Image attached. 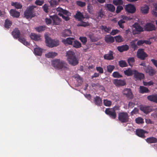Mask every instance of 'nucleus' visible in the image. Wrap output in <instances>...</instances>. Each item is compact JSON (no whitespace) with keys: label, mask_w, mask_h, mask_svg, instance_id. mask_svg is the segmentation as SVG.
Here are the masks:
<instances>
[{"label":"nucleus","mask_w":157,"mask_h":157,"mask_svg":"<svg viewBox=\"0 0 157 157\" xmlns=\"http://www.w3.org/2000/svg\"><path fill=\"white\" fill-rule=\"evenodd\" d=\"M66 56L67 60L70 64L75 66L78 63V61L75 53L71 51H67L66 53Z\"/></svg>","instance_id":"nucleus-1"},{"label":"nucleus","mask_w":157,"mask_h":157,"mask_svg":"<svg viewBox=\"0 0 157 157\" xmlns=\"http://www.w3.org/2000/svg\"><path fill=\"white\" fill-rule=\"evenodd\" d=\"M52 64L54 67L59 69L65 70L67 68L66 66V64L59 59H56L53 60L52 62Z\"/></svg>","instance_id":"nucleus-2"},{"label":"nucleus","mask_w":157,"mask_h":157,"mask_svg":"<svg viewBox=\"0 0 157 157\" xmlns=\"http://www.w3.org/2000/svg\"><path fill=\"white\" fill-rule=\"evenodd\" d=\"M56 10L59 12L58 14L61 16L66 21H68L70 19L69 16L71 15V13L68 11L59 7Z\"/></svg>","instance_id":"nucleus-3"},{"label":"nucleus","mask_w":157,"mask_h":157,"mask_svg":"<svg viewBox=\"0 0 157 157\" xmlns=\"http://www.w3.org/2000/svg\"><path fill=\"white\" fill-rule=\"evenodd\" d=\"M118 119L119 121L122 123H126L128 122L129 116L126 112H121L118 114Z\"/></svg>","instance_id":"nucleus-4"},{"label":"nucleus","mask_w":157,"mask_h":157,"mask_svg":"<svg viewBox=\"0 0 157 157\" xmlns=\"http://www.w3.org/2000/svg\"><path fill=\"white\" fill-rule=\"evenodd\" d=\"M45 36L47 45L49 47L52 48L59 45V43L58 41L52 40L47 35H45Z\"/></svg>","instance_id":"nucleus-5"},{"label":"nucleus","mask_w":157,"mask_h":157,"mask_svg":"<svg viewBox=\"0 0 157 157\" xmlns=\"http://www.w3.org/2000/svg\"><path fill=\"white\" fill-rule=\"evenodd\" d=\"M45 36L47 45L49 47L52 48L59 45V43L58 41L52 40L47 35H45Z\"/></svg>","instance_id":"nucleus-6"},{"label":"nucleus","mask_w":157,"mask_h":157,"mask_svg":"<svg viewBox=\"0 0 157 157\" xmlns=\"http://www.w3.org/2000/svg\"><path fill=\"white\" fill-rule=\"evenodd\" d=\"M137 57L142 60H144L148 56V55L144 52V49L142 48L139 49L137 52Z\"/></svg>","instance_id":"nucleus-7"},{"label":"nucleus","mask_w":157,"mask_h":157,"mask_svg":"<svg viewBox=\"0 0 157 157\" xmlns=\"http://www.w3.org/2000/svg\"><path fill=\"white\" fill-rule=\"evenodd\" d=\"M144 31L143 28L137 23L132 25V31L134 35L138 34Z\"/></svg>","instance_id":"nucleus-8"},{"label":"nucleus","mask_w":157,"mask_h":157,"mask_svg":"<svg viewBox=\"0 0 157 157\" xmlns=\"http://www.w3.org/2000/svg\"><path fill=\"white\" fill-rule=\"evenodd\" d=\"M35 7V6H32L29 7L27 9L26 11L24 13L25 17L27 19L30 17H33V9Z\"/></svg>","instance_id":"nucleus-9"},{"label":"nucleus","mask_w":157,"mask_h":157,"mask_svg":"<svg viewBox=\"0 0 157 157\" xmlns=\"http://www.w3.org/2000/svg\"><path fill=\"white\" fill-rule=\"evenodd\" d=\"M105 113L113 119H115L116 117V113L115 112L114 108L113 109H107L105 110Z\"/></svg>","instance_id":"nucleus-10"},{"label":"nucleus","mask_w":157,"mask_h":157,"mask_svg":"<svg viewBox=\"0 0 157 157\" xmlns=\"http://www.w3.org/2000/svg\"><path fill=\"white\" fill-rule=\"evenodd\" d=\"M125 9L128 13H134L136 10V8L134 6L130 4L126 6Z\"/></svg>","instance_id":"nucleus-11"},{"label":"nucleus","mask_w":157,"mask_h":157,"mask_svg":"<svg viewBox=\"0 0 157 157\" xmlns=\"http://www.w3.org/2000/svg\"><path fill=\"white\" fill-rule=\"evenodd\" d=\"M144 29L147 31H152L155 30V26L151 23H147L144 26Z\"/></svg>","instance_id":"nucleus-12"},{"label":"nucleus","mask_w":157,"mask_h":157,"mask_svg":"<svg viewBox=\"0 0 157 157\" xmlns=\"http://www.w3.org/2000/svg\"><path fill=\"white\" fill-rule=\"evenodd\" d=\"M113 83L117 86H122L125 85L126 83L124 80L115 79L113 81Z\"/></svg>","instance_id":"nucleus-13"},{"label":"nucleus","mask_w":157,"mask_h":157,"mask_svg":"<svg viewBox=\"0 0 157 157\" xmlns=\"http://www.w3.org/2000/svg\"><path fill=\"white\" fill-rule=\"evenodd\" d=\"M124 95H125L128 98H132V94L131 90L129 89H125L123 91Z\"/></svg>","instance_id":"nucleus-14"},{"label":"nucleus","mask_w":157,"mask_h":157,"mask_svg":"<svg viewBox=\"0 0 157 157\" xmlns=\"http://www.w3.org/2000/svg\"><path fill=\"white\" fill-rule=\"evenodd\" d=\"M134 77L136 78V80H140L143 79L144 77V74L139 73L136 70H134Z\"/></svg>","instance_id":"nucleus-15"},{"label":"nucleus","mask_w":157,"mask_h":157,"mask_svg":"<svg viewBox=\"0 0 157 157\" xmlns=\"http://www.w3.org/2000/svg\"><path fill=\"white\" fill-rule=\"evenodd\" d=\"M149 10L148 6L146 5H144L140 8L141 13L143 14H147L148 13Z\"/></svg>","instance_id":"nucleus-16"},{"label":"nucleus","mask_w":157,"mask_h":157,"mask_svg":"<svg viewBox=\"0 0 157 157\" xmlns=\"http://www.w3.org/2000/svg\"><path fill=\"white\" fill-rule=\"evenodd\" d=\"M75 39L74 38L69 37L66 39H63L62 40V42L65 45H72V43L74 42Z\"/></svg>","instance_id":"nucleus-17"},{"label":"nucleus","mask_w":157,"mask_h":157,"mask_svg":"<svg viewBox=\"0 0 157 157\" xmlns=\"http://www.w3.org/2000/svg\"><path fill=\"white\" fill-rule=\"evenodd\" d=\"M10 13L11 16L16 18L18 17L20 15V12L17 11L15 9H11L10 10Z\"/></svg>","instance_id":"nucleus-18"},{"label":"nucleus","mask_w":157,"mask_h":157,"mask_svg":"<svg viewBox=\"0 0 157 157\" xmlns=\"http://www.w3.org/2000/svg\"><path fill=\"white\" fill-rule=\"evenodd\" d=\"M140 110L145 113H147L152 110L150 106H141L140 107Z\"/></svg>","instance_id":"nucleus-19"},{"label":"nucleus","mask_w":157,"mask_h":157,"mask_svg":"<svg viewBox=\"0 0 157 157\" xmlns=\"http://www.w3.org/2000/svg\"><path fill=\"white\" fill-rule=\"evenodd\" d=\"M50 17L52 20L53 24L54 25H58L61 21L60 18L57 16H51Z\"/></svg>","instance_id":"nucleus-20"},{"label":"nucleus","mask_w":157,"mask_h":157,"mask_svg":"<svg viewBox=\"0 0 157 157\" xmlns=\"http://www.w3.org/2000/svg\"><path fill=\"white\" fill-rule=\"evenodd\" d=\"M147 98L150 101L157 103V94L149 95L147 97Z\"/></svg>","instance_id":"nucleus-21"},{"label":"nucleus","mask_w":157,"mask_h":157,"mask_svg":"<svg viewBox=\"0 0 157 157\" xmlns=\"http://www.w3.org/2000/svg\"><path fill=\"white\" fill-rule=\"evenodd\" d=\"M145 71L147 73H148L151 76L153 75L155 73L154 70L151 67H148L145 69Z\"/></svg>","instance_id":"nucleus-22"},{"label":"nucleus","mask_w":157,"mask_h":157,"mask_svg":"<svg viewBox=\"0 0 157 157\" xmlns=\"http://www.w3.org/2000/svg\"><path fill=\"white\" fill-rule=\"evenodd\" d=\"M104 57L105 59H113L114 58L113 56V52L111 51H110L108 54H107L104 55Z\"/></svg>","instance_id":"nucleus-23"},{"label":"nucleus","mask_w":157,"mask_h":157,"mask_svg":"<svg viewBox=\"0 0 157 157\" xmlns=\"http://www.w3.org/2000/svg\"><path fill=\"white\" fill-rule=\"evenodd\" d=\"M31 39L35 41H37L40 40V36L35 33H32L30 35Z\"/></svg>","instance_id":"nucleus-24"},{"label":"nucleus","mask_w":157,"mask_h":157,"mask_svg":"<svg viewBox=\"0 0 157 157\" xmlns=\"http://www.w3.org/2000/svg\"><path fill=\"white\" fill-rule=\"evenodd\" d=\"M128 46L127 45L118 46L117 49L119 52H122L124 51H127L128 49Z\"/></svg>","instance_id":"nucleus-25"},{"label":"nucleus","mask_w":157,"mask_h":157,"mask_svg":"<svg viewBox=\"0 0 157 157\" xmlns=\"http://www.w3.org/2000/svg\"><path fill=\"white\" fill-rule=\"evenodd\" d=\"M105 13L102 9L100 10L97 13V18L101 19L105 16Z\"/></svg>","instance_id":"nucleus-26"},{"label":"nucleus","mask_w":157,"mask_h":157,"mask_svg":"<svg viewBox=\"0 0 157 157\" xmlns=\"http://www.w3.org/2000/svg\"><path fill=\"white\" fill-rule=\"evenodd\" d=\"M105 6L110 11L112 12H114L115 8L113 5L110 4H106Z\"/></svg>","instance_id":"nucleus-27"},{"label":"nucleus","mask_w":157,"mask_h":157,"mask_svg":"<svg viewBox=\"0 0 157 157\" xmlns=\"http://www.w3.org/2000/svg\"><path fill=\"white\" fill-rule=\"evenodd\" d=\"M12 34L14 38H17L19 37L20 33L18 29H15L12 32Z\"/></svg>","instance_id":"nucleus-28"},{"label":"nucleus","mask_w":157,"mask_h":157,"mask_svg":"<svg viewBox=\"0 0 157 157\" xmlns=\"http://www.w3.org/2000/svg\"><path fill=\"white\" fill-rule=\"evenodd\" d=\"M57 55V53L55 52H50L45 54V56L48 58H53Z\"/></svg>","instance_id":"nucleus-29"},{"label":"nucleus","mask_w":157,"mask_h":157,"mask_svg":"<svg viewBox=\"0 0 157 157\" xmlns=\"http://www.w3.org/2000/svg\"><path fill=\"white\" fill-rule=\"evenodd\" d=\"M72 32L70 29L65 30L63 33V35L64 37L70 36L71 35Z\"/></svg>","instance_id":"nucleus-30"},{"label":"nucleus","mask_w":157,"mask_h":157,"mask_svg":"<svg viewBox=\"0 0 157 157\" xmlns=\"http://www.w3.org/2000/svg\"><path fill=\"white\" fill-rule=\"evenodd\" d=\"M105 41L107 42L112 43L114 42V38L110 35H107L105 37Z\"/></svg>","instance_id":"nucleus-31"},{"label":"nucleus","mask_w":157,"mask_h":157,"mask_svg":"<svg viewBox=\"0 0 157 157\" xmlns=\"http://www.w3.org/2000/svg\"><path fill=\"white\" fill-rule=\"evenodd\" d=\"M75 17L79 21H81L82 19L84 18L83 15L80 12H77L75 15Z\"/></svg>","instance_id":"nucleus-32"},{"label":"nucleus","mask_w":157,"mask_h":157,"mask_svg":"<svg viewBox=\"0 0 157 157\" xmlns=\"http://www.w3.org/2000/svg\"><path fill=\"white\" fill-rule=\"evenodd\" d=\"M136 134L139 136L144 138L145 136L144 135V131L142 129H138L136 131Z\"/></svg>","instance_id":"nucleus-33"},{"label":"nucleus","mask_w":157,"mask_h":157,"mask_svg":"<svg viewBox=\"0 0 157 157\" xmlns=\"http://www.w3.org/2000/svg\"><path fill=\"white\" fill-rule=\"evenodd\" d=\"M134 70H132L130 69H128L124 71V73L125 75L128 76H130L132 75L133 74H134Z\"/></svg>","instance_id":"nucleus-34"},{"label":"nucleus","mask_w":157,"mask_h":157,"mask_svg":"<svg viewBox=\"0 0 157 157\" xmlns=\"http://www.w3.org/2000/svg\"><path fill=\"white\" fill-rule=\"evenodd\" d=\"M146 141L149 143H155L157 142V139L154 137H151L147 138Z\"/></svg>","instance_id":"nucleus-35"},{"label":"nucleus","mask_w":157,"mask_h":157,"mask_svg":"<svg viewBox=\"0 0 157 157\" xmlns=\"http://www.w3.org/2000/svg\"><path fill=\"white\" fill-rule=\"evenodd\" d=\"M88 36L90 39L91 41L92 42L97 41L98 40V39L97 37H94L93 34L92 33H89Z\"/></svg>","instance_id":"nucleus-36"},{"label":"nucleus","mask_w":157,"mask_h":157,"mask_svg":"<svg viewBox=\"0 0 157 157\" xmlns=\"http://www.w3.org/2000/svg\"><path fill=\"white\" fill-rule=\"evenodd\" d=\"M149 92L148 89L144 86H140V92L141 93H147Z\"/></svg>","instance_id":"nucleus-37"},{"label":"nucleus","mask_w":157,"mask_h":157,"mask_svg":"<svg viewBox=\"0 0 157 157\" xmlns=\"http://www.w3.org/2000/svg\"><path fill=\"white\" fill-rule=\"evenodd\" d=\"M95 104L99 105L102 104L101 99L98 97H96L94 98Z\"/></svg>","instance_id":"nucleus-38"},{"label":"nucleus","mask_w":157,"mask_h":157,"mask_svg":"<svg viewBox=\"0 0 157 157\" xmlns=\"http://www.w3.org/2000/svg\"><path fill=\"white\" fill-rule=\"evenodd\" d=\"M72 45L74 47L76 48H79L81 47V44L77 40H74Z\"/></svg>","instance_id":"nucleus-39"},{"label":"nucleus","mask_w":157,"mask_h":157,"mask_svg":"<svg viewBox=\"0 0 157 157\" xmlns=\"http://www.w3.org/2000/svg\"><path fill=\"white\" fill-rule=\"evenodd\" d=\"M11 5L12 6H15V7L17 9H21L22 7V5L19 3L17 2H12L11 4Z\"/></svg>","instance_id":"nucleus-40"},{"label":"nucleus","mask_w":157,"mask_h":157,"mask_svg":"<svg viewBox=\"0 0 157 157\" xmlns=\"http://www.w3.org/2000/svg\"><path fill=\"white\" fill-rule=\"evenodd\" d=\"M34 52L36 55L41 56L42 54V50L39 48H36L34 49Z\"/></svg>","instance_id":"nucleus-41"},{"label":"nucleus","mask_w":157,"mask_h":157,"mask_svg":"<svg viewBox=\"0 0 157 157\" xmlns=\"http://www.w3.org/2000/svg\"><path fill=\"white\" fill-rule=\"evenodd\" d=\"M18 38L19 41L25 45H29V43L26 41L25 40L24 37H19Z\"/></svg>","instance_id":"nucleus-42"},{"label":"nucleus","mask_w":157,"mask_h":157,"mask_svg":"<svg viewBox=\"0 0 157 157\" xmlns=\"http://www.w3.org/2000/svg\"><path fill=\"white\" fill-rule=\"evenodd\" d=\"M87 10L89 13L91 14L94 13L93 7L90 4H89L87 6Z\"/></svg>","instance_id":"nucleus-43"},{"label":"nucleus","mask_w":157,"mask_h":157,"mask_svg":"<svg viewBox=\"0 0 157 157\" xmlns=\"http://www.w3.org/2000/svg\"><path fill=\"white\" fill-rule=\"evenodd\" d=\"M12 25L11 22L8 20H6L5 23V27L6 28H9Z\"/></svg>","instance_id":"nucleus-44"},{"label":"nucleus","mask_w":157,"mask_h":157,"mask_svg":"<svg viewBox=\"0 0 157 157\" xmlns=\"http://www.w3.org/2000/svg\"><path fill=\"white\" fill-rule=\"evenodd\" d=\"M136 122L138 124H143L144 123L143 119L141 117H138L135 120Z\"/></svg>","instance_id":"nucleus-45"},{"label":"nucleus","mask_w":157,"mask_h":157,"mask_svg":"<svg viewBox=\"0 0 157 157\" xmlns=\"http://www.w3.org/2000/svg\"><path fill=\"white\" fill-rule=\"evenodd\" d=\"M119 64L121 67H125L127 66L126 62L123 60H121L119 62Z\"/></svg>","instance_id":"nucleus-46"},{"label":"nucleus","mask_w":157,"mask_h":157,"mask_svg":"<svg viewBox=\"0 0 157 157\" xmlns=\"http://www.w3.org/2000/svg\"><path fill=\"white\" fill-rule=\"evenodd\" d=\"M50 5L52 7H54L58 4V2L55 0H51L49 1Z\"/></svg>","instance_id":"nucleus-47"},{"label":"nucleus","mask_w":157,"mask_h":157,"mask_svg":"<svg viewBox=\"0 0 157 157\" xmlns=\"http://www.w3.org/2000/svg\"><path fill=\"white\" fill-rule=\"evenodd\" d=\"M113 3L116 5H122L123 4V2L122 0H115L113 1Z\"/></svg>","instance_id":"nucleus-48"},{"label":"nucleus","mask_w":157,"mask_h":157,"mask_svg":"<svg viewBox=\"0 0 157 157\" xmlns=\"http://www.w3.org/2000/svg\"><path fill=\"white\" fill-rule=\"evenodd\" d=\"M128 62L130 66H132V63L135 62L134 58V57H130L128 59Z\"/></svg>","instance_id":"nucleus-49"},{"label":"nucleus","mask_w":157,"mask_h":157,"mask_svg":"<svg viewBox=\"0 0 157 157\" xmlns=\"http://www.w3.org/2000/svg\"><path fill=\"white\" fill-rule=\"evenodd\" d=\"M112 102L111 101L108 100H104V104L106 106H109L111 105Z\"/></svg>","instance_id":"nucleus-50"},{"label":"nucleus","mask_w":157,"mask_h":157,"mask_svg":"<svg viewBox=\"0 0 157 157\" xmlns=\"http://www.w3.org/2000/svg\"><path fill=\"white\" fill-rule=\"evenodd\" d=\"M76 4L78 6L83 7L86 5V3L84 2H82L80 1H77L76 2Z\"/></svg>","instance_id":"nucleus-51"},{"label":"nucleus","mask_w":157,"mask_h":157,"mask_svg":"<svg viewBox=\"0 0 157 157\" xmlns=\"http://www.w3.org/2000/svg\"><path fill=\"white\" fill-rule=\"evenodd\" d=\"M45 27L44 26H40L35 28L36 30L38 32H40L43 31L45 29Z\"/></svg>","instance_id":"nucleus-52"},{"label":"nucleus","mask_w":157,"mask_h":157,"mask_svg":"<svg viewBox=\"0 0 157 157\" xmlns=\"http://www.w3.org/2000/svg\"><path fill=\"white\" fill-rule=\"evenodd\" d=\"M116 41L118 42H121L123 41V39L120 36H117L115 37Z\"/></svg>","instance_id":"nucleus-53"},{"label":"nucleus","mask_w":157,"mask_h":157,"mask_svg":"<svg viewBox=\"0 0 157 157\" xmlns=\"http://www.w3.org/2000/svg\"><path fill=\"white\" fill-rule=\"evenodd\" d=\"M114 68V67L113 66L109 65L107 67V70L109 72H111L112 71Z\"/></svg>","instance_id":"nucleus-54"},{"label":"nucleus","mask_w":157,"mask_h":157,"mask_svg":"<svg viewBox=\"0 0 157 157\" xmlns=\"http://www.w3.org/2000/svg\"><path fill=\"white\" fill-rule=\"evenodd\" d=\"M125 22V21H124L123 20H121L118 22V24L120 27L123 29L124 28V26L122 25V24L124 23Z\"/></svg>","instance_id":"nucleus-55"},{"label":"nucleus","mask_w":157,"mask_h":157,"mask_svg":"<svg viewBox=\"0 0 157 157\" xmlns=\"http://www.w3.org/2000/svg\"><path fill=\"white\" fill-rule=\"evenodd\" d=\"M79 39L84 44H85L87 42V38L86 37H80Z\"/></svg>","instance_id":"nucleus-56"},{"label":"nucleus","mask_w":157,"mask_h":157,"mask_svg":"<svg viewBox=\"0 0 157 157\" xmlns=\"http://www.w3.org/2000/svg\"><path fill=\"white\" fill-rule=\"evenodd\" d=\"M113 76L115 78H120L122 77V76L120 75L118 72H114L113 74Z\"/></svg>","instance_id":"nucleus-57"},{"label":"nucleus","mask_w":157,"mask_h":157,"mask_svg":"<svg viewBox=\"0 0 157 157\" xmlns=\"http://www.w3.org/2000/svg\"><path fill=\"white\" fill-rule=\"evenodd\" d=\"M89 25L88 23H86L83 21H82L81 23L78 24V26H86Z\"/></svg>","instance_id":"nucleus-58"},{"label":"nucleus","mask_w":157,"mask_h":157,"mask_svg":"<svg viewBox=\"0 0 157 157\" xmlns=\"http://www.w3.org/2000/svg\"><path fill=\"white\" fill-rule=\"evenodd\" d=\"M123 9V7L122 6H118L116 10V13H119L120 11Z\"/></svg>","instance_id":"nucleus-59"},{"label":"nucleus","mask_w":157,"mask_h":157,"mask_svg":"<svg viewBox=\"0 0 157 157\" xmlns=\"http://www.w3.org/2000/svg\"><path fill=\"white\" fill-rule=\"evenodd\" d=\"M131 45L132 48H133L134 50L138 48L137 45L135 44L134 41L132 42L131 43Z\"/></svg>","instance_id":"nucleus-60"},{"label":"nucleus","mask_w":157,"mask_h":157,"mask_svg":"<svg viewBox=\"0 0 157 157\" xmlns=\"http://www.w3.org/2000/svg\"><path fill=\"white\" fill-rule=\"evenodd\" d=\"M44 3V2L43 1H40L39 0H36L35 2L36 4L40 6L42 5Z\"/></svg>","instance_id":"nucleus-61"},{"label":"nucleus","mask_w":157,"mask_h":157,"mask_svg":"<svg viewBox=\"0 0 157 157\" xmlns=\"http://www.w3.org/2000/svg\"><path fill=\"white\" fill-rule=\"evenodd\" d=\"M153 83L152 81H150L148 82H145L144 81H143V84L144 86H150L151 85H152L153 84Z\"/></svg>","instance_id":"nucleus-62"},{"label":"nucleus","mask_w":157,"mask_h":157,"mask_svg":"<svg viewBox=\"0 0 157 157\" xmlns=\"http://www.w3.org/2000/svg\"><path fill=\"white\" fill-rule=\"evenodd\" d=\"M43 8L44 10L46 13H47L48 12V6L47 5H44L43 6Z\"/></svg>","instance_id":"nucleus-63"},{"label":"nucleus","mask_w":157,"mask_h":157,"mask_svg":"<svg viewBox=\"0 0 157 157\" xmlns=\"http://www.w3.org/2000/svg\"><path fill=\"white\" fill-rule=\"evenodd\" d=\"M119 32V31L117 29L113 30L110 33V34L113 35H114Z\"/></svg>","instance_id":"nucleus-64"}]
</instances>
